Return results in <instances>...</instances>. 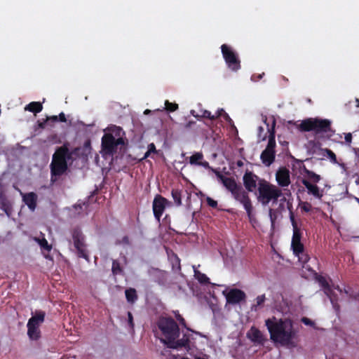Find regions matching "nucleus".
Wrapping results in <instances>:
<instances>
[{"mask_svg": "<svg viewBox=\"0 0 359 359\" xmlns=\"http://www.w3.org/2000/svg\"><path fill=\"white\" fill-rule=\"evenodd\" d=\"M222 116L224 118L225 121H226L228 122H231L232 121V120L230 118V116H229V114L227 113H226V112Z\"/></svg>", "mask_w": 359, "mask_h": 359, "instance_id": "bf43d9fd", "label": "nucleus"}, {"mask_svg": "<svg viewBox=\"0 0 359 359\" xmlns=\"http://www.w3.org/2000/svg\"><path fill=\"white\" fill-rule=\"evenodd\" d=\"M38 243L39 244L41 250H45L46 252H50L52 249V245L48 243L47 240L45 238L41 239H37Z\"/></svg>", "mask_w": 359, "mask_h": 359, "instance_id": "2f4dec72", "label": "nucleus"}, {"mask_svg": "<svg viewBox=\"0 0 359 359\" xmlns=\"http://www.w3.org/2000/svg\"><path fill=\"white\" fill-rule=\"evenodd\" d=\"M247 337L254 344L260 345L264 344L266 340L260 330L255 326H252L247 332Z\"/></svg>", "mask_w": 359, "mask_h": 359, "instance_id": "f3484780", "label": "nucleus"}, {"mask_svg": "<svg viewBox=\"0 0 359 359\" xmlns=\"http://www.w3.org/2000/svg\"><path fill=\"white\" fill-rule=\"evenodd\" d=\"M71 234L74 243V246L76 250V255L79 258L86 259L90 262V257L87 245L86 243V238L81 229L79 226H75L71 230Z\"/></svg>", "mask_w": 359, "mask_h": 359, "instance_id": "423d86ee", "label": "nucleus"}, {"mask_svg": "<svg viewBox=\"0 0 359 359\" xmlns=\"http://www.w3.org/2000/svg\"><path fill=\"white\" fill-rule=\"evenodd\" d=\"M53 138H57V135H54L51 136V137H49V140L53 139Z\"/></svg>", "mask_w": 359, "mask_h": 359, "instance_id": "69168bd1", "label": "nucleus"}, {"mask_svg": "<svg viewBox=\"0 0 359 359\" xmlns=\"http://www.w3.org/2000/svg\"><path fill=\"white\" fill-rule=\"evenodd\" d=\"M168 201L161 195H156L153 201V212L155 218L160 222Z\"/></svg>", "mask_w": 359, "mask_h": 359, "instance_id": "9d476101", "label": "nucleus"}, {"mask_svg": "<svg viewBox=\"0 0 359 359\" xmlns=\"http://www.w3.org/2000/svg\"><path fill=\"white\" fill-rule=\"evenodd\" d=\"M206 201H207L208 205L210 207L213 208H217V202L216 201H215L214 199H212L210 197H207Z\"/></svg>", "mask_w": 359, "mask_h": 359, "instance_id": "a19ab883", "label": "nucleus"}, {"mask_svg": "<svg viewBox=\"0 0 359 359\" xmlns=\"http://www.w3.org/2000/svg\"><path fill=\"white\" fill-rule=\"evenodd\" d=\"M165 109L167 111L173 112L178 109V104L176 103L170 102L168 100L165 102Z\"/></svg>", "mask_w": 359, "mask_h": 359, "instance_id": "f704fd0d", "label": "nucleus"}, {"mask_svg": "<svg viewBox=\"0 0 359 359\" xmlns=\"http://www.w3.org/2000/svg\"><path fill=\"white\" fill-rule=\"evenodd\" d=\"M265 325L269 330L271 339L273 341H278L283 345L294 346L292 339L294 338L296 333L293 330V324L291 320H278L275 316H273L265 320Z\"/></svg>", "mask_w": 359, "mask_h": 359, "instance_id": "f03ea898", "label": "nucleus"}, {"mask_svg": "<svg viewBox=\"0 0 359 359\" xmlns=\"http://www.w3.org/2000/svg\"><path fill=\"white\" fill-rule=\"evenodd\" d=\"M266 139V135H264L263 137H262V140H264Z\"/></svg>", "mask_w": 359, "mask_h": 359, "instance_id": "774afa93", "label": "nucleus"}, {"mask_svg": "<svg viewBox=\"0 0 359 359\" xmlns=\"http://www.w3.org/2000/svg\"><path fill=\"white\" fill-rule=\"evenodd\" d=\"M275 122L273 123V126L271 129H269V141L266 145V149L275 151L276 148V140H275Z\"/></svg>", "mask_w": 359, "mask_h": 359, "instance_id": "4be33fe9", "label": "nucleus"}, {"mask_svg": "<svg viewBox=\"0 0 359 359\" xmlns=\"http://www.w3.org/2000/svg\"><path fill=\"white\" fill-rule=\"evenodd\" d=\"M182 191L179 189H172L171 191L172 197L177 206L182 205Z\"/></svg>", "mask_w": 359, "mask_h": 359, "instance_id": "c85d7f7f", "label": "nucleus"}, {"mask_svg": "<svg viewBox=\"0 0 359 359\" xmlns=\"http://www.w3.org/2000/svg\"><path fill=\"white\" fill-rule=\"evenodd\" d=\"M266 300L265 294L259 295L255 299L256 304L251 307L252 311H257V308L262 306Z\"/></svg>", "mask_w": 359, "mask_h": 359, "instance_id": "7c9ffc66", "label": "nucleus"}, {"mask_svg": "<svg viewBox=\"0 0 359 359\" xmlns=\"http://www.w3.org/2000/svg\"><path fill=\"white\" fill-rule=\"evenodd\" d=\"M190 113L193 116L196 117L198 120H199V114H196L194 110H191Z\"/></svg>", "mask_w": 359, "mask_h": 359, "instance_id": "052dcab7", "label": "nucleus"}, {"mask_svg": "<svg viewBox=\"0 0 359 359\" xmlns=\"http://www.w3.org/2000/svg\"><path fill=\"white\" fill-rule=\"evenodd\" d=\"M128 325L131 329L134 328V322H133V314L130 311L128 312Z\"/></svg>", "mask_w": 359, "mask_h": 359, "instance_id": "49530a36", "label": "nucleus"}, {"mask_svg": "<svg viewBox=\"0 0 359 359\" xmlns=\"http://www.w3.org/2000/svg\"><path fill=\"white\" fill-rule=\"evenodd\" d=\"M194 276L201 284L207 285L210 283V278L198 270L194 269Z\"/></svg>", "mask_w": 359, "mask_h": 359, "instance_id": "bb28decb", "label": "nucleus"}, {"mask_svg": "<svg viewBox=\"0 0 359 359\" xmlns=\"http://www.w3.org/2000/svg\"><path fill=\"white\" fill-rule=\"evenodd\" d=\"M27 335L31 340H38L41 337L39 326L27 323Z\"/></svg>", "mask_w": 359, "mask_h": 359, "instance_id": "412c9836", "label": "nucleus"}, {"mask_svg": "<svg viewBox=\"0 0 359 359\" xmlns=\"http://www.w3.org/2000/svg\"><path fill=\"white\" fill-rule=\"evenodd\" d=\"M344 139H345L346 142H347L348 144H350L352 141L351 133H348L345 134Z\"/></svg>", "mask_w": 359, "mask_h": 359, "instance_id": "13d9d810", "label": "nucleus"}, {"mask_svg": "<svg viewBox=\"0 0 359 359\" xmlns=\"http://www.w3.org/2000/svg\"><path fill=\"white\" fill-rule=\"evenodd\" d=\"M2 209L4 210V212L6 213L8 216L10 215L11 208L6 203H2Z\"/></svg>", "mask_w": 359, "mask_h": 359, "instance_id": "864d4df0", "label": "nucleus"}, {"mask_svg": "<svg viewBox=\"0 0 359 359\" xmlns=\"http://www.w3.org/2000/svg\"><path fill=\"white\" fill-rule=\"evenodd\" d=\"M237 165H238V166H241V165H243V162H242V161H238Z\"/></svg>", "mask_w": 359, "mask_h": 359, "instance_id": "0e129e2a", "label": "nucleus"}, {"mask_svg": "<svg viewBox=\"0 0 359 359\" xmlns=\"http://www.w3.org/2000/svg\"><path fill=\"white\" fill-rule=\"evenodd\" d=\"M264 75V73L259 74H252L251 76V80L253 81H258L259 80L262 79L263 76Z\"/></svg>", "mask_w": 359, "mask_h": 359, "instance_id": "8fccbe9b", "label": "nucleus"}, {"mask_svg": "<svg viewBox=\"0 0 359 359\" xmlns=\"http://www.w3.org/2000/svg\"><path fill=\"white\" fill-rule=\"evenodd\" d=\"M124 140L122 137L116 139L112 134L105 133L102 137V149L107 154L113 155L117 152L118 146L123 145Z\"/></svg>", "mask_w": 359, "mask_h": 359, "instance_id": "6e6552de", "label": "nucleus"}, {"mask_svg": "<svg viewBox=\"0 0 359 359\" xmlns=\"http://www.w3.org/2000/svg\"><path fill=\"white\" fill-rule=\"evenodd\" d=\"M305 175L306 176L309 181L311 183L316 184V183L319 182L321 180V177L320 175L316 174L312 170L307 169L306 168H304L303 169Z\"/></svg>", "mask_w": 359, "mask_h": 359, "instance_id": "b1692460", "label": "nucleus"}, {"mask_svg": "<svg viewBox=\"0 0 359 359\" xmlns=\"http://www.w3.org/2000/svg\"><path fill=\"white\" fill-rule=\"evenodd\" d=\"M290 219L292 226L293 231L300 229L297 225L296 219L294 218V213L292 210L290 211Z\"/></svg>", "mask_w": 359, "mask_h": 359, "instance_id": "4c0bfd02", "label": "nucleus"}, {"mask_svg": "<svg viewBox=\"0 0 359 359\" xmlns=\"http://www.w3.org/2000/svg\"><path fill=\"white\" fill-rule=\"evenodd\" d=\"M318 282L323 289L325 287H328V286H330L327 280L325 279V278H324L323 276H320L318 278Z\"/></svg>", "mask_w": 359, "mask_h": 359, "instance_id": "37998d69", "label": "nucleus"}, {"mask_svg": "<svg viewBox=\"0 0 359 359\" xmlns=\"http://www.w3.org/2000/svg\"><path fill=\"white\" fill-rule=\"evenodd\" d=\"M46 313L43 311H36L34 313V315L29 318L28 320V323H33L34 325H39L43 323L45 319Z\"/></svg>", "mask_w": 359, "mask_h": 359, "instance_id": "5701e85b", "label": "nucleus"}, {"mask_svg": "<svg viewBox=\"0 0 359 359\" xmlns=\"http://www.w3.org/2000/svg\"><path fill=\"white\" fill-rule=\"evenodd\" d=\"M125 294L128 302L130 304H134L138 298L136 290L135 288L130 287L126 289Z\"/></svg>", "mask_w": 359, "mask_h": 359, "instance_id": "a878e982", "label": "nucleus"}, {"mask_svg": "<svg viewBox=\"0 0 359 359\" xmlns=\"http://www.w3.org/2000/svg\"><path fill=\"white\" fill-rule=\"evenodd\" d=\"M323 151L327 154V158H329L332 163H337V156L332 150L329 149H324Z\"/></svg>", "mask_w": 359, "mask_h": 359, "instance_id": "c9c22d12", "label": "nucleus"}, {"mask_svg": "<svg viewBox=\"0 0 359 359\" xmlns=\"http://www.w3.org/2000/svg\"><path fill=\"white\" fill-rule=\"evenodd\" d=\"M295 255L297 257H298L299 261L302 264H305L310 259L309 256L306 253H305L304 250H303L302 252H299V253H298L297 255Z\"/></svg>", "mask_w": 359, "mask_h": 359, "instance_id": "473e14b6", "label": "nucleus"}, {"mask_svg": "<svg viewBox=\"0 0 359 359\" xmlns=\"http://www.w3.org/2000/svg\"><path fill=\"white\" fill-rule=\"evenodd\" d=\"M47 120L49 122H51L53 123H56L58 121L57 116H47Z\"/></svg>", "mask_w": 359, "mask_h": 359, "instance_id": "4d7b16f0", "label": "nucleus"}, {"mask_svg": "<svg viewBox=\"0 0 359 359\" xmlns=\"http://www.w3.org/2000/svg\"><path fill=\"white\" fill-rule=\"evenodd\" d=\"M172 265L173 269H176L177 271L181 270L180 259L176 254H173Z\"/></svg>", "mask_w": 359, "mask_h": 359, "instance_id": "72a5a7b5", "label": "nucleus"}, {"mask_svg": "<svg viewBox=\"0 0 359 359\" xmlns=\"http://www.w3.org/2000/svg\"><path fill=\"white\" fill-rule=\"evenodd\" d=\"M269 217H270L272 224H273L275 222V220L276 219V216L274 214L273 210L272 209L269 210Z\"/></svg>", "mask_w": 359, "mask_h": 359, "instance_id": "5fc2aeb1", "label": "nucleus"}, {"mask_svg": "<svg viewBox=\"0 0 359 359\" xmlns=\"http://www.w3.org/2000/svg\"><path fill=\"white\" fill-rule=\"evenodd\" d=\"M151 154V153L149 150H147V151L144 154V156L142 158L141 161L148 158L150 156Z\"/></svg>", "mask_w": 359, "mask_h": 359, "instance_id": "680f3d73", "label": "nucleus"}, {"mask_svg": "<svg viewBox=\"0 0 359 359\" xmlns=\"http://www.w3.org/2000/svg\"><path fill=\"white\" fill-rule=\"evenodd\" d=\"M176 319L179 321V323L188 330H191L189 328L187 327L186 321L184 318L179 313L175 315Z\"/></svg>", "mask_w": 359, "mask_h": 359, "instance_id": "ea45409f", "label": "nucleus"}, {"mask_svg": "<svg viewBox=\"0 0 359 359\" xmlns=\"http://www.w3.org/2000/svg\"><path fill=\"white\" fill-rule=\"evenodd\" d=\"M158 329L161 331L165 339L163 343L166 345L173 339L180 336V328L177 323L172 318L161 317L157 322Z\"/></svg>", "mask_w": 359, "mask_h": 359, "instance_id": "39448f33", "label": "nucleus"}, {"mask_svg": "<svg viewBox=\"0 0 359 359\" xmlns=\"http://www.w3.org/2000/svg\"><path fill=\"white\" fill-rule=\"evenodd\" d=\"M167 346L170 348L175 349L182 347H188L189 346V337L187 334H184L183 337L180 339H172Z\"/></svg>", "mask_w": 359, "mask_h": 359, "instance_id": "6ab92c4d", "label": "nucleus"}, {"mask_svg": "<svg viewBox=\"0 0 359 359\" xmlns=\"http://www.w3.org/2000/svg\"><path fill=\"white\" fill-rule=\"evenodd\" d=\"M301 321L306 325H309L311 327L315 326V323L312 320H311L306 317H303L302 318Z\"/></svg>", "mask_w": 359, "mask_h": 359, "instance_id": "79ce46f5", "label": "nucleus"}, {"mask_svg": "<svg viewBox=\"0 0 359 359\" xmlns=\"http://www.w3.org/2000/svg\"><path fill=\"white\" fill-rule=\"evenodd\" d=\"M225 296L226 302L230 304H239L246 299L245 293L243 290L237 288L231 289Z\"/></svg>", "mask_w": 359, "mask_h": 359, "instance_id": "9b49d317", "label": "nucleus"}, {"mask_svg": "<svg viewBox=\"0 0 359 359\" xmlns=\"http://www.w3.org/2000/svg\"><path fill=\"white\" fill-rule=\"evenodd\" d=\"M37 124H38V126L39 128L43 129L46 128V126L47 124H49V123H48L47 118H46V119L39 120L37 121Z\"/></svg>", "mask_w": 359, "mask_h": 359, "instance_id": "c03bdc74", "label": "nucleus"}, {"mask_svg": "<svg viewBox=\"0 0 359 359\" xmlns=\"http://www.w3.org/2000/svg\"><path fill=\"white\" fill-rule=\"evenodd\" d=\"M203 154L202 152H196L189 158V162L192 165H199L201 160H203Z\"/></svg>", "mask_w": 359, "mask_h": 359, "instance_id": "cd10ccee", "label": "nucleus"}, {"mask_svg": "<svg viewBox=\"0 0 359 359\" xmlns=\"http://www.w3.org/2000/svg\"><path fill=\"white\" fill-rule=\"evenodd\" d=\"M111 271L114 276L121 274L123 271V268L118 261L114 259L112 262Z\"/></svg>", "mask_w": 359, "mask_h": 359, "instance_id": "c756f323", "label": "nucleus"}, {"mask_svg": "<svg viewBox=\"0 0 359 359\" xmlns=\"http://www.w3.org/2000/svg\"><path fill=\"white\" fill-rule=\"evenodd\" d=\"M276 151L264 149L260 156L262 162L266 166L271 165L275 161Z\"/></svg>", "mask_w": 359, "mask_h": 359, "instance_id": "aec40b11", "label": "nucleus"}, {"mask_svg": "<svg viewBox=\"0 0 359 359\" xmlns=\"http://www.w3.org/2000/svg\"><path fill=\"white\" fill-rule=\"evenodd\" d=\"M201 118H208L212 121L214 120L213 115L211 114V112L210 111L206 110V109L201 110V114H199V119Z\"/></svg>", "mask_w": 359, "mask_h": 359, "instance_id": "e433bc0d", "label": "nucleus"}, {"mask_svg": "<svg viewBox=\"0 0 359 359\" xmlns=\"http://www.w3.org/2000/svg\"><path fill=\"white\" fill-rule=\"evenodd\" d=\"M258 177L250 171H246L243 177V185L249 192H252L257 187Z\"/></svg>", "mask_w": 359, "mask_h": 359, "instance_id": "4468645a", "label": "nucleus"}, {"mask_svg": "<svg viewBox=\"0 0 359 359\" xmlns=\"http://www.w3.org/2000/svg\"><path fill=\"white\" fill-rule=\"evenodd\" d=\"M330 302H331L334 309L336 311H339V305L337 304V299L335 298H334L333 297H330Z\"/></svg>", "mask_w": 359, "mask_h": 359, "instance_id": "3c124183", "label": "nucleus"}, {"mask_svg": "<svg viewBox=\"0 0 359 359\" xmlns=\"http://www.w3.org/2000/svg\"><path fill=\"white\" fill-rule=\"evenodd\" d=\"M298 128L302 132L313 131L316 135H321L330 133L332 134L334 130L332 129V122L329 119L320 118H309L303 120L299 125Z\"/></svg>", "mask_w": 359, "mask_h": 359, "instance_id": "7ed1b4c3", "label": "nucleus"}, {"mask_svg": "<svg viewBox=\"0 0 359 359\" xmlns=\"http://www.w3.org/2000/svg\"><path fill=\"white\" fill-rule=\"evenodd\" d=\"M225 111L224 110V109L221 108V109H218V110L216 111L215 114L213 115L214 116V120H216L217 118L221 117L224 114H225Z\"/></svg>", "mask_w": 359, "mask_h": 359, "instance_id": "09e8293b", "label": "nucleus"}, {"mask_svg": "<svg viewBox=\"0 0 359 359\" xmlns=\"http://www.w3.org/2000/svg\"><path fill=\"white\" fill-rule=\"evenodd\" d=\"M215 174L223 185L233 194L241 186L238 185L233 177L224 176L219 170H214Z\"/></svg>", "mask_w": 359, "mask_h": 359, "instance_id": "f8f14e48", "label": "nucleus"}, {"mask_svg": "<svg viewBox=\"0 0 359 359\" xmlns=\"http://www.w3.org/2000/svg\"><path fill=\"white\" fill-rule=\"evenodd\" d=\"M149 109H147V110H145V111H144V113H145V114H149Z\"/></svg>", "mask_w": 359, "mask_h": 359, "instance_id": "338daca9", "label": "nucleus"}, {"mask_svg": "<svg viewBox=\"0 0 359 359\" xmlns=\"http://www.w3.org/2000/svg\"><path fill=\"white\" fill-rule=\"evenodd\" d=\"M302 183L307 189V193L310 195L313 196L315 198L321 199L324 195V190L320 189V188L306 179H303Z\"/></svg>", "mask_w": 359, "mask_h": 359, "instance_id": "dca6fc26", "label": "nucleus"}, {"mask_svg": "<svg viewBox=\"0 0 359 359\" xmlns=\"http://www.w3.org/2000/svg\"><path fill=\"white\" fill-rule=\"evenodd\" d=\"M58 121L65 123L67 121L65 114L63 112H61L57 116Z\"/></svg>", "mask_w": 359, "mask_h": 359, "instance_id": "6e6d98bb", "label": "nucleus"}, {"mask_svg": "<svg viewBox=\"0 0 359 359\" xmlns=\"http://www.w3.org/2000/svg\"><path fill=\"white\" fill-rule=\"evenodd\" d=\"M301 208L303 211L309 212L311 210L312 205L309 202H304L301 205Z\"/></svg>", "mask_w": 359, "mask_h": 359, "instance_id": "58836bf2", "label": "nucleus"}, {"mask_svg": "<svg viewBox=\"0 0 359 359\" xmlns=\"http://www.w3.org/2000/svg\"><path fill=\"white\" fill-rule=\"evenodd\" d=\"M25 109L36 114L42 111L43 106L42 104L39 102H32L26 105Z\"/></svg>", "mask_w": 359, "mask_h": 359, "instance_id": "393cba45", "label": "nucleus"}, {"mask_svg": "<svg viewBox=\"0 0 359 359\" xmlns=\"http://www.w3.org/2000/svg\"><path fill=\"white\" fill-rule=\"evenodd\" d=\"M258 194L257 200L264 205H268L271 201L276 203L283 194L280 189L265 180L259 182Z\"/></svg>", "mask_w": 359, "mask_h": 359, "instance_id": "20e7f679", "label": "nucleus"}, {"mask_svg": "<svg viewBox=\"0 0 359 359\" xmlns=\"http://www.w3.org/2000/svg\"><path fill=\"white\" fill-rule=\"evenodd\" d=\"M148 150L151 153V154H157V150L156 149V146L154 143H150L149 145H148Z\"/></svg>", "mask_w": 359, "mask_h": 359, "instance_id": "603ef678", "label": "nucleus"}, {"mask_svg": "<svg viewBox=\"0 0 359 359\" xmlns=\"http://www.w3.org/2000/svg\"><path fill=\"white\" fill-rule=\"evenodd\" d=\"M68 143L57 147L53 155L52 161L50 165V180L55 182L57 177L62 176L68 170V161L73 162L76 157L83 155L81 147H76L72 151L68 148ZM90 149V142L87 141L84 143L83 149Z\"/></svg>", "mask_w": 359, "mask_h": 359, "instance_id": "f257e3e1", "label": "nucleus"}, {"mask_svg": "<svg viewBox=\"0 0 359 359\" xmlns=\"http://www.w3.org/2000/svg\"><path fill=\"white\" fill-rule=\"evenodd\" d=\"M199 165H200V166H202V167H203V168H205L210 169V170H211L212 172H214V170H216L215 169H213L212 168H211V167L210 166L209 163H208V161H203V160H201V162H200V163H199Z\"/></svg>", "mask_w": 359, "mask_h": 359, "instance_id": "de8ad7c7", "label": "nucleus"}, {"mask_svg": "<svg viewBox=\"0 0 359 359\" xmlns=\"http://www.w3.org/2000/svg\"><path fill=\"white\" fill-rule=\"evenodd\" d=\"M276 180L280 187H288L291 183L289 170L286 167L280 168L276 173Z\"/></svg>", "mask_w": 359, "mask_h": 359, "instance_id": "ddd939ff", "label": "nucleus"}, {"mask_svg": "<svg viewBox=\"0 0 359 359\" xmlns=\"http://www.w3.org/2000/svg\"><path fill=\"white\" fill-rule=\"evenodd\" d=\"M323 290H324L325 294L329 297L330 299V297H333L334 298H335L334 295V292H333L332 288L330 287V286H328V287L324 288Z\"/></svg>", "mask_w": 359, "mask_h": 359, "instance_id": "a18cd8bd", "label": "nucleus"}, {"mask_svg": "<svg viewBox=\"0 0 359 359\" xmlns=\"http://www.w3.org/2000/svg\"><path fill=\"white\" fill-rule=\"evenodd\" d=\"M22 201L30 210L34 211L37 204V195L34 192L25 194L22 196Z\"/></svg>", "mask_w": 359, "mask_h": 359, "instance_id": "a211bd4d", "label": "nucleus"}, {"mask_svg": "<svg viewBox=\"0 0 359 359\" xmlns=\"http://www.w3.org/2000/svg\"><path fill=\"white\" fill-rule=\"evenodd\" d=\"M232 196L235 200L240 202L243 205L244 209L247 212L248 217H249L250 220H251L252 217H253V206L248 192L243 189L242 187H241L237 191H234Z\"/></svg>", "mask_w": 359, "mask_h": 359, "instance_id": "1a4fd4ad", "label": "nucleus"}, {"mask_svg": "<svg viewBox=\"0 0 359 359\" xmlns=\"http://www.w3.org/2000/svg\"><path fill=\"white\" fill-rule=\"evenodd\" d=\"M222 56L227 65V67L233 72H237L241 69V61L237 53L231 47L226 44L221 46Z\"/></svg>", "mask_w": 359, "mask_h": 359, "instance_id": "0eeeda50", "label": "nucleus"}, {"mask_svg": "<svg viewBox=\"0 0 359 359\" xmlns=\"http://www.w3.org/2000/svg\"><path fill=\"white\" fill-rule=\"evenodd\" d=\"M302 232L300 229L293 231L291 248L292 249L294 255H297L302 252L304 250V246L301 242Z\"/></svg>", "mask_w": 359, "mask_h": 359, "instance_id": "2eb2a0df", "label": "nucleus"}, {"mask_svg": "<svg viewBox=\"0 0 359 359\" xmlns=\"http://www.w3.org/2000/svg\"><path fill=\"white\" fill-rule=\"evenodd\" d=\"M264 129L262 126H259L258 127V133H259V137L261 136L262 133H264Z\"/></svg>", "mask_w": 359, "mask_h": 359, "instance_id": "e2e57ef3", "label": "nucleus"}]
</instances>
